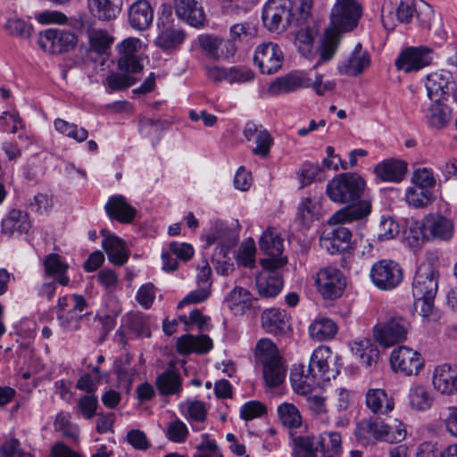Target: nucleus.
Instances as JSON below:
<instances>
[{
    "instance_id": "nucleus-1",
    "label": "nucleus",
    "mask_w": 457,
    "mask_h": 457,
    "mask_svg": "<svg viewBox=\"0 0 457 457\" xmlns=\"http://www.w3.org/2000/svg\"><path fill=\"white\" fill-rule=\"evenodd\" d=\"M365 186L364 179L353 172L341 173L328 183L326 193L329 199L337 204H349L334 213L328 220L329 224L352 222L370 214V204L361 201Z\"/></svg>"
},
{
    "instance_id": "nucleus-2",
    "label": "nucleus",
    "mask_w": 457,
    "mask_h": 457,
    "mask_svg": "<svg viewBox=\"0 0 457 457\" xmlns=\"http://www.w3.org/2000/svg\"><path fill=\"white\" fill-rule=\"evenodd\" d=\"M362 13V7L356 0H337L332 7L330 21L332 28L328 29L320 47V61H329L334 56L340 41V33L353 30L357 27Z\"/></svg>"
},
{
    "instance_id": "nucleus-3",
    "label": "nucleus",
    "mask_w": 457,
    "mask_h": 457,
    "mask_svg": "<svg viewBox=\"0 0 457 457\" xmlns=\"http://www.w3.org/2000/svg\"><path fill=\"white\" fill-rule=\"evenodd\" d=\"M337 358L328 346L317 347L312 352L307 368L303 364L294 366L290 374L294 390L299 395H307L321 381L335 378L339 370L337 368H330L329 362Z\"/></svg>"
},
{
    "instance_id": "nucleus-4",
    "label": "nucleus",
    "mask_w": 457,
    "mask_h": 457,
    "mask_svg": "<svg viewBox=\"0 0 457 457\" xmlns=\"http://www.w3.org/2000/svg\"><path fill=\"white\" fill-rule=\"evenodd\" d=\"M254 356L256 361L262 365L263 378L269 386H277L286 378V367L276 345L268 338L258 341Z\"/></svg>"
},
{
    "instance_id": "nucleus-5",
    "label": "nucleus",
    "mask_w": 457,
    "mask_h": 457,
    "mask_svg": "<svg viewBox=\"0 0 457 457\" xmlns=\"http://www.w3.org/2000/svg\"><path fill=\"white\" fill-rule=\"evenodd\" d=\"M356 441L364 446L374 445L377 441L391 444L403 441L406 436L405 428H399L391 431L388 424L378 418L363 419L356 423L354 429Z\"/></svg>"
},
{
    "instance_id": "nucleus-6",
    "label": "nucleus",
    "mask_w": 457,
    "mask_h": 457,
    "mask_svg": "<svg viewBox=\"0 0 457 457\" xmlns=\"http://www.w3.org/2000/svg\"><path fill=\"white\" fill-rule=\"evenodd\" d=\"M410 322L397 313H388L373 328L375 340L384 347H390L404 341L410 329Z\"/></svg>"
},
{
    "instance_id": "nucleus-7",
    "label": "nucleus",
    "mask_w": 457,
    "mask_h": 457,
    "mask_svg": "<svg viewBox=\"0 0 457 457\" xmlns=\"http://www.w3.org/2000/svg\"><path fill=\"white\" fill-rule=\"evenodd\" d=\"M372 284L383 291L396 288L403 279L402 266L391 259H382L374 262L370 270Z\"/></svg>"
},
{
    "instance_id": "nucleus-8",
    "label": "nucleus",
    "mask_w": 457,
    "mask_h": 457,
    "mask_svg": "<svg viewBox=\"0 0 457 457\" xmlns=\"http://www.w3.org/2000/svg\"><path fill=\"white\" fill-rule=\"evenodd\" d=\"M291 0H268L262 8L264 27L270 32L284 31L294 27Z\"/></svg>"
},
{
    "instance_id": "nucleus-9",
    "label": "nucleus",
    "mask_w": 457,
    "mask_h": 457,
    "mask_svg": "<svg viewBox=\"0 0 457 457\" xmlns=\"http://www.w3.org/2000/svg\"><path fill=\"white\" fill-rule=\"evenodd\" d=\"M37 42L45 52L59 54L72 50L77 46L78 37L70 30L48 29L40 33Z\"/></svg>"
},
{
    "instance_id": "nucleus-10",
    "label": "nucleus",
    "mask_w": 457,
    "mask_h": 457,
    "mask_svg": "<svg viewBox=\"0 0 457 457\" xmlns=\"http://www.w3.org/2000/svg\"><path fill=\"white\" fill-rule=\"evenodd\" d=\"M418 0H384L381 6V21L386 29H393L395 20L400 23H410L413 18Z\"/></svg>"
},
{
    "instance_id": "nucleus-11",
    "label": "nucleus",
    "mask_w": 457,
    "mask_h": 457,
    "mask_svg": "<svg viewBox=\"0 0 457 457\" xmlns=\"http://www.w3.org/2000/svg\"><path fill=\"white\" fill-rule=\"evenodd\" d=\"M438 287V272L431 263H421L416 270L411 292L414 298H435Z\"/></svg>"
},
{
    "instance_id": "nucleus-12",
    "label": "nucleus",
    "mask_w": 457,
    "mask_h": 457,
    "mask_svg": "<svg viewBox=\"0 0 457 457\" xmlns=\"http://www.w3.org/2000/svg\"><path fill=\"white\" fill-rule=\"evenodd\" d=\"M260 248L269 258L262 259L261 264L264 270H278L284 266L287 259L280 257L283 252V238L273 229H267L260 239Z\"/></svg>"
},
{
    "instance_id": "nucleus-13",
    "label": "nucleus",
    "mask_w": 457,
    "mask_h": 457,
    "mask_svg": "<svg viewBox=\"0 0 457 457\" xmlns=\"http://www.w3.org/2000/svg\"><path fill=\"white\" fill-rule=\"evenodd\" d=\"M433 60V50L427 46H409L403 49L395 62L398 70L406 73L418 71L428 66Z\"/></svg>"
},
{
    "instance_id": "nucleus-14",
    "label": "nucleus",
    "mask_w": 457,
    "mask_h": 457,
    "mask_svg": "<svg viewBox=\"0 0 457 457\" xmlns=\"http://www.w3.org/2000/svg\"><path fill=\"white\" fill-rule=\"evenodd\" d=\"M392 368L405 376L417 375L424 366L420 353L407 346H399L390 355Z\"/></svg>"
},
{
    "instance_id": "nucleus-15",
    "label": "nucleus",
    "mask_w": 457,
    "mask_h": 457,
    "mask_svg": "<svg viewBox=\"0 0 457 457\" xmlns=\"http://www.w3.org/2000/svg\"><path fill=\"white\" fill-rule=\"evenodd\" d=\"M158 36L155 38V46L162 50L177 48L186 37L184 30L178 29L173 24L171 14L163 12L157 21Z\"/></svg>"
},
{
    "instance_id": "nucleus-16",
    "label": "nucleus",
    "mask_w": 457,
    "mask_h": 457,
    "mask_svg": "<svg viewBox=\"0 0 457 457\" xmlns=\"http://www.w3.org/2000/svg\"><path fill=\"white\" fill-rule=\"evenodd\" d=\"M284 55L278 45L268 42L258 46L253 61L263 74H273L282 66Z\"/></svg>"
},
{
    "instance_id": "nucleus-17",
    "label": "nucleus",
    "mask_w": 457,
    "mask_h": 457,
    "mask_svg": "<svg viewBox=\"0 0 457 457\" xmlns=\"http://www.w3.org/2000/svg\"><path fill=\"white\" fill-rule=\"evenodd\" d=\"M317 286L324 298L332 300L340 297L343 294L345 279L340 270L333 267H327L319 271Z\"/></svg>"
},
{
    "instance_id": "nucleus-18",
    "label": "nucleus",
    "mask_w": 457,
    "mask_h": 457,
    "mask_svg": "<svg viewBox=\"0 0 457 457\" xmlns=\"http://www.w3.org/2000/svg\"><path fill=\"white\" fill-rule=\"evenodd\" d=\"M420 228L427 240L448 241L453 237L454 226L452 220L443 215L429 214L425 217Z\"/></svg>"
},
{
    "instance_id": "nucleus-19",
    "label": "nucleus",
    "mask_w": 457,
    "mask_h": 457,
    "mask_svg": "<svg viewBox=\"0 0 457 457\" xmlns=\"http://www.w3.org/2000/svg\"><path fill=\"white\" fill-rule=\"evenodd\" d=\"M140 40L135 37L124 39L116 46L119 53L118 67L122 72L139 73L143 70V64L137 54Z\"/></svg>"
},
{
    "instance_id": "nucleus-20",
    "label": "nucleus",
    "mask_w": 457,
    "mask_h": 457,
    "mask_svg": "<svg viewBox=\"0 0 457 457\" xmlns=\"http://www.w3.org/2000/svg\"><path fill=\"white\" fill-rule=\"evenodd\" d=\"M243 135L247 141L254 140L256 145L252 150L253 154L262 158H266L270 154L273 137L262 125L247 121Z\"/></svg>"
},
{
    "instance_id": "nucleus-21",
    "label": "nucleus",
    "mask_w": 457,
    "mask_h": 457,
    "mask_svg": "<svg viewBox=\"0 0 457 457\" xmlns=\"http://www.w3.org/2000/svg\"><path fill=\"white\" fill-rule=\"evenodd\" d=\"M311 79L305 73L296 71L276 79L269 87L272 96L289 94L301 88L310 87Z\"/></svg>"
},
{
    "instance_id": "nucleus-22",
    "label": "nucleus",
    "mask_w": 457,
    "mask_h": 457,
    "mask_svg": "<svg viewBox=\"0 0 457 457\" xmlns=\"http://www.w3.org/2000/svg\"><path fill=\"white\" fill-rule=\"evenodd\" d=\"M351 238V230L346 227L338 226L329 232H324L320 238V244L330 254H337L348 248Z\"/></svg>"
},
{
    "instance_id": "nucleus-23",
    "label": "nucleus",
    "mask_w": 457,
    "mask_h": 457,
    "mask_svg": "<svg viewBox=\"0 0 457 457\" xmlns=\"http://www.w3.org/2000/svg\"><path fill=\"white\" fill-rule=\"evenodd\" d=\"M370 64V54L367 51L362 50L361 45L359 43L352 54L339 62L337 70L340 74L354 77L361 74Z\"/></svg>"
},
{
    "instance_id": "nucleus-24",
    "label": "nucleus",
    "mask_w": 457,
    "mask_h": 457,
    "mask_svg": "<svg viewBox=\"0 0 457 457\" xmlns=\"http://www.w3.org/2000/svg\"><path fill=\"white\" fill-rule=\"evenodd\" d=\"M407 162L395 158H388L378 162L374 173L383 182L399 183L407 171Z\"/></svg>"
},
{
    "instance_id": "nucleus-25",
    "label": "nucleus",
    "mask_w": 457,
    "mask_h": 457,
    "mask_svg": "<svg viewBox=\"0 0 457 457\" xmlns=\"http://www.w3.org/2000/svg\"><path fill=\"white\" fill-rule=\"evenodd\" d=\"M262 325L270 334L285 335L290 330V317L285 310L266 309L262 313Z\"/></svg>"
},
{
    "instance_id": "nucleus-26",
    "label": "nucleus",
    "mask_w": 457,
    "mask_h": 457,
    "mask_svg": "<svg viewBox=\"0 0 457 457\" xmlns=\"http://www.w3.org/2000/svg\"><path fill=\"white\" fill-rule=\"evenodd\" d=\"M434 387L443 395H457V367L443 364L435 369Z\"/></svg>"
},
{
    "instance_id": "nucleus-27",
    "label": "nucleus",
    "mask_w": 457,
    "mask_h": 457,
    "mask_svg": "<svg viewBox=\"0 0 457 457\" xmlns=\"http://www.w3.org/2000/svg\"><path fill=\"white\" fill-rule=\"evenodd\" d=\"M87 56L96 62L97 57L107 55L114 37L106 30L91 29L87 30Z\"/></svg>"
},
{
    "instance_id": "nucleus-28",
    "label": "nucleus",
    "mask_w": 457,
    "mask_h": 457,
    "mask_svg": "<svg viewBox=\"0 0 457 457\" xmlns=\"http://www.w3.org/2000/svg\"><path fill=\"white\" fill-rule=\"evenodd\" d=\"M177 16L192 27L202 26L205 21L203 7L196 0H174Z\"/></svg>"
},
{
    "instance_id": "nucleus-29",
    "label": "nucleus",
    "mask_w": 457,
    "mask_h": 457,
    "mask_svg": "<svg viewBox=\"0 0 457 457\" xmlns=\"http://www.w3.org/2000/svg\"><path fill=\"white\" fill-rule=\"evenodd\" d=\"M154 11L146 0H137L129 8V22L137 30H145L152 24Z\"/></svg>"
},
{
    "instance_id": "nucleus-30",
    "label": "nucleus",
    "mask_w": 457,
    "mask_h": 457,
    "mask_svg": "<svg viewBox=\"0 0 457 457\" xmlns=\"http://www.w3.org/2000/svg\"><path fill=\"white\" fill-rule=\"evenodd\" d=\"M101 235L104 237L102 241V247L105 251L108 260L115 265L124 264L129 259L124 242L105 228L101 230Z\"/></svg>"
},
{
    "instance_id": "nucleus-31",
    "label": "nucleus",
    "mask_w": 457,
    "mask_h": 457,
    "mask_svg": "<svg viewBox=\"0 0 457 457\" xmlns=\"http://www.w3.org/2000/svg\"><path fill=\"white\" fill-rule=\"evenodd\" d=\"M30 226L31 224L27 212L18 209H12L2 220L1 233L7 237H12L15 233H27Z\"/></svg>"
},
{
    "instance_id": "nucleus-32",
    "label": "nucleus",
    "mask_w": 457,
    "mask_h": 457,
    "mask_svg": "<svg viewBox=\"0 0 457 457\" xmlns=\"http://www.w3.org/2000/svg\"><path fill=\"white\" fill-rule=\"evenodd\" d=\"M367 408L376 415H387L394 410V400L381 388H370L366 392Z\"/></svg>"
},
{
    "instance_id": "nucleus-33",
    "label": "nucleus",
    "mask_w": 457,
    "mask_h": 457,
    "mask_svg": "<svg viewBox=\"0 0 457 457\" xmlns=\"http://www.w3.org/2000/svg\"><path fill=\"white\" fill-rule=\"evenodd\" d=\"M43 264L46 278H53L62 287L70 285L71 279L67 275L69 264L63 262L59 254L50 253L46 255Z\"/></svg>"
},
{
    "instance_id": "nucleus-34",
    "label": "nucleus",
    "mask_w": 457,
    "mask_h": 457,
    "mask_svg": "<svg viewBox=\"0 0 457 457\" xmlns=\"http://www.w3.org/2000/svg\"><path fill=\"white\" fill-rule=\"evenodd\" d=\"M256 288L262 297H274L279 294L283 287L281 276L276 270H265L256 277Z\"/></svg>"
},
{
    "instance_id": "nucleus-35",
    "label": "nucleus",
    "mask_w": 457,
    "mask_h": 457,
    "mask_svg": "<svg viewBox=\"0 0 457 457\" xmlns=\"http://www.w3.org/2000/svg\"><path fill=\"white\" fill-rule=\"evenodd\" d=\"M105 211L110 218L121 223H129L136 216L137 211L122 195H114L106 203Z\"/></svg>"
},
{
    "instance_id": "nucleus-36",
    "label": "nucleus",
    "mask_w": 457,
    "mask_h": 457,
    "mask_svg": "<svg viewBox=\"0 0 457 457\" xmlns=\"http://www.w3.org/2000/svg\"><path fill=\"white\" fill-rule=\"evenodd\" d=\"M352 353L365 367H371L378 358V350L371 338L362 337L353 340L350 344Z\"/></svg>"
},
{
    "instance_id": "nucleus-37",
    "label": "nucleus",
    "mask_w": 457,
    "mask_h": 457,
    "mask_svg": "<svg viewBox=\"0 0 457 457\" xmlns=\"http://www.w3.org/2000/svg\"><path fill=\"white\" fill-rule=\"evenodd\" d=\"M91 14L100 21L114 20L121 12V0H87Z\"/></svg>"
},
{
    "instance_id": "nucleus-38",
    "label": "nucleus",
    "mask_w": 457,
    "mask_h": 457,
    "mask_svg": "<svg viewBox=\"0 0 457 457\" xmlns=\"http://www.w3.org/2000/svg\"><path fill=\"white\" fill-rule=\"evenodd\" d=\"M408 400L412 410L426 411L432 407L435 396L428 386L412 384L409 389Z\"/></svg>"
},
{
    "instance_id": "nucleus-39",
    "label": "nucleus",
    "mask_w": 457,
    "mask_h": 457,
    "mask_svg": "<svg viewBox=\"0 0 457 457\" xmlns=\"http://www.w3.org/2000/svg\"><path fill=\"white\" fill-rule=\"evenodd\" d=\"M212 348V341L206 335L195 337L193 335H185L177 341V351L179 353L187 354L189 353H205Z\"/></svg>"
},
{
    "instance_id": "nucleus-40",
    "label": "nucleus",
    "mask_w": 457,
    "mask_h": 457,
    "mask_svg": "<svg viewBox=\"0 0 457 457\" xmlns=\"http://www.w3.org/2000/svg\"><path fill=\"white\" fill-rule=\"evenodd\" d=\"M156 387L162 395L179 394L182 390V379L179 373L167 370L156 378Z\"/></svg>"
},
{
    "instance_id": "nucleus-41",
    "label": "nucleus",
    "mask_w": 457,
    "mask_h": 457,
    "mask_svg": "<svg viewBox=\"0 0 457 457\" xmlns=\"http://www.w3.org/2000/svg\"><path fill=\"white\" fill-rule=\"evenodd\" d=\"M337 332V324L331 319L326 317L314 320L309 327L311 337L317 341L332 339Z\"/></svg>"
},
{
    "instance_id": "nucleus-42",
    "label": "nucleus",
    "mask_w": 457,
    "mask_h": 457,
    "mask_svg": "<svg viewBox=\"0 0 457 457\" xmlns=\"http://www.w3.org/2000/svg\"><path fill=\"white\" fill-rule=\"evenodd\" d=\"M253 301L252 294L241 287H236L225 299L228 307L236 313L250 309Z\"/></svg>"
},
{
    "instance_id": "nucleus-43",
    "label": "nucleus",
    "mask_w": 457,
    "mask_h": 457,
    "mask_svg": "<svg viewBox=\"0 0 457 457\" xmlns=\"http://www.w3.org/2000/svg\"><path fill=\"white\" fill-rule=\"evenodd\" d=\"M318 445L323 457H336L342 449L341 435L336 431H325L320 435Z\"/></svg>"
},
{
    "instance_id": "nucleus-44",
    "label": "nucleus",
    "mask_w": 457,
    "mask_h": 457,
    "mask_svg": "<svg viewBox=\"0 0 457 457\" xmlns=\"http://www.w3.org/2000/svg\"><path fill=\"white\" fill-rule=\"evenodd\" d=\"M450 74L445 71L431 72L427 76L426 88L430 99L446 93Z\"/></svg>"
},
{
    "instance_id": "nucleus-45",
    "label": "nucleus",
    "mask_w": 457,
    "mask_h": 457,
    "mask_svg": "<svg viewBox=\"0 0 457 457\" xmlns=\"http://www.w3.org/2000/svg\"><path fill=\"white\" fill-rule=\"evenodd\" d=\"M451 117V108L438 100H436L428 110V121L436 129L445 127L450 121Z\"/></svg>"
},
{
    "instance_id": "nucleus-46",
    "label": "nucleus",
    "mask_w": 457,
    "mask_h": 457,
    "mask_svg": "<svg viewBox=\"0 0 457 457\" xmlns=\"http://www.w3.org/2000/svg\"><path fill=\"white\" fill-rule=\"evenodd\" d=\"M320 212L319 202L310 198H303L297 208V220L303 226H309L314 220H318Z\"/></svg>"
},
{
    "instance_id": "nucleus-47",
    "label": "nucleus",
    "mask_w": 457,
    "mask_h": 457,
    "mask_svg": "<svg viewBox=\"0 0 457 457\" xmlns=\"http://www.w3.org/2000/svg\"><path fill=\"white\" fill-rule=\"evenodd\" d=\"M54 126L60 134L78 143L84 142L88 137V131L86 129L60 118L54 120Z\"/></svg>"
},
{
    "instance_id": "nucleus-48",
    "label": "nucleus",
    "mask_w": 457,
    "mask_h": 457,
    "mask_svg": "<svg viewBox=\"0 0 457 457\" xmlns=\"http://www.w3.org/2000/svg\"><path fill=\"white\" fill-rule=\"evenodd\" d=\"M71 416L69 412H59L54 420V428L55 431L62 434V436L78 440L79 436V428L71 420Z\"/></svg>"
},
{
    "instance_id": "nucleus-49",
    "label": "nucleus",
    "mask_w": 457,
    "mask_h": 457,
    "mask_svg": "<svg viewBox=\"0 0 457 457\" xmlns=\"http://www.w3.org/2000/svg\"><path fill=\"white\" fill-rule=\"evenodd\" d=\"M405 199L409 205L415 208H423L432 203L433 193L428 188L412 186L407 188Z\"/></svg>"
},
{
    "instance_id": "nucleus-50",
    "label": "nucleus",
    "mask_w": 457,
    "mask_h": 457,
    "mask_svg": "<svg viewBox=\"0 0 457 457\" xmlns=\"http://www.w3.org/2000/svg\"><path fill=\"white\" fill-rule=\"evenodd\" d=\"M278 414L282 424L287 428H297L302 425L300 411L293 403H281L278 407Z\"/></svg>"
},
{
    "instance_id": "nucleus-51",
    "label": "nucleus",
    "mask_w": 457,
    "mask_h": 457,
    "mask_svg": "<svg viewBox=\"0 0 457 457\" xmlns=\"http://www.w3.org/2000/svg\"><path fill=\"white\" fill-rule=\"evenodd\" d=\"M291 13L294 27H298L311 17L313 0H293L291 1Z\"/></svg>"
},
{
    "instance_id": "nucleus-52",
    "label": "nucleus",
    "mask_w": 457,
    "mask_h": 457,
    "mask_svg": "<svg viewBox=\"0 0 457 457\" xmlns=\"http://www.w3.org/2000/svg\"><path fill=\"white\" fill-rule=\"evenodd\" d=\"M179 410L186 419L202 422L206 419L207 411L201 401H187L179 404Z\"/></svg>"
},
{
    "instance_id": "nucleus-53",
    "label": "nucleus",
    "mask_w": 457,
    "mask_h": 457,
    "mask_svg": "<svg viewBox=\"0 0 457 457\" xmlns=\"http://www.w3.org/2000/svg\"><path fill=\"white\" fill-rule=\"evenodd\" d=\"M135 74L136 73L132 72H112L106 77L105 82L112 91L122 90L131 87L137 82V79L135 78Z\"/></svg>"
},
{
    "instance_id": "nucleus-54",
    "label": "nucleus",
    "mask_w": 457,
    "mask_h": 457,
    "mask_svg": "<svg viewBox=\"0 0 457 457\" xmlns=\"http://www.w3.org/2000/svg\"><path fill=\"white\" fill-rule=\"evenodd\" d=\"M131 356L129 353L123 358L116 359L113 362V371L116 374L120 382H126L130 385L134 379L136 371L130 368Z\"/></svg>"
},
{
    "instance_id": "nucleus-55",
    "label": "nucleus",
    "mask_w": 457,
    "mask_h": 457,
    "mask_svg": "<svg viewBox=\"0 0 457 457\" xmlns=\"http://www.w3.org/2000/svg\"><path fill=\"white\" fill-rule=\"evenodd\" d=\"M188 428L187 425L179 419H175L168 424L165 432L166 437L177 444L184 443L188 436Z\"/></svg>"
},
{
    "instance_id": "nucleus-56",
    "label": "nucleus",
    "mask_w": 457,
    "mask_h": 457,
    "mask_svg": "<svg viewBox=\"0 0 457 457\" xmlns=\"http://www.w3.org/2000/svg\"><path fill=\"white\" fill-rule=\"evenodd\" d=\"M126 326L137 337L151 336L149 319L143 315H132L127 319Z\"/></svg>"
},
{
    "instance_id": "nucleus-57",
    "label": "nucleus",
    "mask_w": 457,
    "mask_h": 457,
    "mask_svg": "<svg viewBox=\"0 0 457 457\" xmlns=\"http://www.w3.org/2000/svg\"><path fill=\"white\" fill-rule=\"evenodd\" d=\"M256 247L253 239L245 240L240 245L237 262L239 265L244 267L252 268L254 266V255Z\"/></svg>"
},
{
    "instance_id": "nucleus-58",
    "label": "nucleus",
    "mask_w": 457,
    "mask_h": 457,
    "mask_svg": "<svg viewBox=\"0 0 457 457\" xmlns=\"http://www.w3.org/2000/svg\"><path fill=\"white\" fill-rule=\"evenodd\" d=\"M317 31L313 28L300 29L295 36V45L302 54L305 55L311 52Z\"/></svg>"
},
{
    "instance_id": "nucleus-59",
    "label": "nucleus",
    "mask_w": 457,
    "mask_h": 457,
    "mask_svg": "<svg viewBox=\"0 0 457 457\" xmlns=\"http://www.w3.org/2000/svg\"><path fill=\"white\" fill-rule=\"evenodd\" d=\"M83 315H79L73 311L57 312V320L61 328L65 331H77L80 328Z\"/></svg>"
},
{
    "instance_id": "nucleus-60",
    "label": "nucleus",
    "mask_w": 457,
    "mask_h": 457,
    "mask_svg": "<svg viewBox=\"0 0 457 457\" xmlns=\"http://www.w3.org/2000/svg\"><path fill=\"white\" fill-rule=\"evenodd\" d=\"M4 27L10 35L21 38L29 37L32 30L30 24L18 18L9 19Z\"/></svg>"
},
{
    "instance_id": "nucleus-61",
    "label": "nucleus",
    "mask_w": 457,
    "mask_h": 457,
    "mask_svg": "<svg viewBox=\"0 0 457 457\" xmlns=\"http://www.w3.org/2000/svg\"><path fill=\"white\" fill-rule=\"evenodd\" d=\"M97 405L98 399L94 394L83 395L78 402L79 411L87 420H90L96 415Z\"/></svg>"
},
{
    "instance_id": "nucleus-62",
    "label": "nucleus",
    "mask_w": 457,
    "mask_h": 457,
    "mask_svg": "<svg viewBox=\"0 0 457 457\" xmlns=\"http://www.w3.org/2000/svg\"><path fill=\"white\" fill-rule=\"evenodd\" d=\"M320 172L321 168L318 163H303L299 172L301 187H303L314 182Z\"/></svg>"
},
{
    "instance_id": "nucleus-63",
    "label": "nucleus",
    "mask_w": 457,
    "mask_h": 457,
    "mask_svg": "<svg viewBox=\"0 0 457 457\" xmlns=\"http://www.w3.org/2000/svg\"><path fill=\"white\" fill-rule=\"evenodd\" d=\"M266 412L265 406L258 401H249L240 409V417L245 420H252Z\"/></svg>"
},
{
    "instance_id": "nucleus-64",
    "label": "nucleus",
    "mask_w": 457,
    "mask_h": 457,
    "mask_svg": "<svg viewBox=\"0 0 457 457\" xmlns=\"http://www.w3.org/2000/svg\"><path fill=\"white\" fill-rule=\"evenodd\" d=\"M414 13H416V18L422 28H430L434 14V10L431 5L422 0H418Z\"/></svg>"
}]
</instances>
